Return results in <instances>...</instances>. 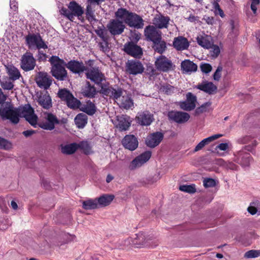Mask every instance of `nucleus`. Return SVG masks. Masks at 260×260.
<instances>
[{
	"label": "nucleus",
	"mask_w": 260,
	"mask_h": 260,
	"mask_svg": "<svg viewBox=\"0 0 260 260\" xmlns=\"http://www.w3.org/2000/svg\"><path fill=\"white\" fill-rule=\"evenodd\" d=\"M36 82L39 87L47 89L51 84L52 80L47 73L40 72L36 77Z\"/></svg>",
	"instance_id": "obj_18"
},
{
	"label": "nucleus",
	"mask_w": 260,
	"mask_h": 260,
	"mask_svg": "<svg viewBox=\"0 0 260 260\" xmlns=\"http://www.w3.org/2000/svg\"><path fill=\"white\" fill-rule=\"evenodd\" d=\"M82 93L86 97L92 98L96 94V91L93 86H91L89 82H87L86 85L82 89Z\"/></svg>",
	"instance_id": "obj_35"
},
{
	"label": "nucleus",
	"mask_w": 260,
	"mask_h": 260,
	"mask_svg": "<svg viewBox=\"0 0 260 260\" xmlns=\"http://www.w3.org/2000/svg\"><path fill=\"white\" fill-rule=\"evenodd\" d=\"M85 14L87 18L89 20H92L94 19V13L93 11H92V9L90 4H88V5L87 6Z\"/></svg>",
	"instance_id": "obj_57"
},
{
	"label": "nucleus",
	"mask_w": 260,
	"mask_h": 260,
	"mask_svg": "<svg viewBox=\"0 0 260 260\" xmlns=\"http://www.w3.org/2000/svg\"><path fill=\"white\" fill-rule=\"evenodd\" d=\"M114 196L113 195L104 194L97 199L99 206H106L109 205L113 201Z\"/></svg>",
	"instance_id": "obj_38"
},
{
	"label": "nucleus",
	"mask_w": 260,
	"mask_h": 260,
	"mask_svg": "<svg viewBox=\"0 0 260 260\" xmlns=\"http://www.w3.org/2000/svg\"><path fill=\"white\" fill-rule=\"evenodd\" d=\"M130 13L131 12H129L125 9L120 8L119 9L116 13H115V15L117 18L120 19L121 21H123L125 23Z\"/></svg>",
	"instance_id": "obj_41"
},
{
	"label": "nucleus",
	"mask_w": 260,
	"mask_h": 260,
	"mask_svg": "<svg viewBox=\"0 0 260 260\" xmlns=\"http://www.w3.org/2000/svg\"><path fill=\"white\" fill-rule=\"evenodd\" d=\"M75 122L79 128H83L87 123V116L84 113H79L75 118Z\"/></svg>",
	"instance_id": "obj_36"
},
{
	"label": "nucleus",
	"mask_w": 260,
	"mask_h": 260,
	"mask_svg": "<svg viewBox=\"0 0 260 260\" xmlns=\"http://www.w3.org/2000/svg\"><path fill=\"white\" fill-rule=\"evenodd\" d=\"M161 92L167 94H171L178 91L177 88L169 84H165L161 86L159 89Z\"/></svg>",
	"instance_id": "obj_42"
},
{
	"label": "nucleus",
	"mask_w": 260,
	"mask_h": 260,
	"mask_svg": "<svg viewBox=\"0 0 260 260\" xmlns=\"http://www.w3.org/2000/svg\"><path fill=\"white\" fill-rule=\"evenodd\" d=\"M122 144L124 147L129 150L134 151L138 146V141L133 135H127L122 140Z\"/></svg>",
	"instance_id": "obj_19"
},
{
	"label": "nucleus",
	"mask_w": 260,
	"mask_h": 260,
	"mask_svg": "<svg viewBox=\"0 0 260 260\" xmlns=\"http://www.w3.org/2000/svg\"><path fill=\"white\" fill-rule=\"evenodd\" d=\"M203 182L205 188L215 187L217 184V181L215 179L210 178H204Z\"/></svg>",
	"instance_id": "obj_49"
},
{
	"label": "nucleus",
	"mask_w": 260,
	"mask_h": 260,
	"mask_svg": "<svg viewBox=\"0 0 260 260\" xmlns=\"http://www.w3.org/2000/svg\"><path fill=\"white\" fill-rule=\"evenodd\" d=\"M61 153L64 154H72L78 148V144L73 143L69 144H61L60 146Z\"/></svg>",
	"instance_id": "obj_32"
},
{
	"label": "nucleus",
	"mask_w": 260,
	"mask_h": 260,
	"mask_svg": "<svg viewBox=\"0 0 260 260\" xmlns=\"http://www.w3.org/2000/svg\"><path fill=\"white\" fill-rule=\"evenodd\" d=\"M117 123L116 127L120 131H125L128 129L131 125L132 120L129 116L126 115L117 116Z\"/></svg>",
	"instance_id": "obj_24"
},
{
	"label": "nucleus",
	"mask_w": 260,
	"mask_h": 260,
	"mask_svg": "<svg viewBox=\"0 0 260 260\" xmlns=\"http://www.w3.org/2000/svg\"><path fill=\"white\" fill-rule=\"evenodd\" d=\"M21 68L25 71L32 70L36 66V60L31 53L26 52L21 57Z\"/></svg>",
	"instance_id": "obj_11"
},
{
	"label": "nucleus",
	"mask_w": 260,
	"mask_h": 260,
	"mask_svg": "<svg viewBox=\"0 0 260 260\" xmlns=\"http://www.w3.org/2000/svg\"><path fill=\"white\" fill-rule=\"evenodd\" d=\"M170 18L161 14L156 15L152 20L153 24L159 29L167 28L168 27Z\"/></svg>",
	"instance_id": "obj_23"
},
{
	"label": "nucleus",
	"mask_w": 260,
	"mask_h": 260,
	"mask_svg": "<svg viewBox=\"0 0 260 260\" xmlns=\"http://www.w3.org/2000/svg\"><path fill=\"white\" fill-rule=\"evenodd\" d=\"M67 67L75 73H80L86 71V67L82 62L75 60L69 61L67 65Z\"/></svg>",
	"instance_id": "obj_30"
},
{
	"label": "nucleus",
	"mask_w": 260,
	"mask_h": 260,
	"mask_svg": "<svg viewBox=\"0 0 260 260\" xmlns=\"http://www.w3.org/2000/svg\"><path fill=\"white\" fill-rule=\"evenodd\" d=\"M124 50L128 54L135 58H140L143 55V51L141 47L133 42L125 44Z\"/></svg>",
	"instance_id": "obj_17"
},
{
	"label": "nucleus",
	"mask_w": 260,
	"mask_h": 260,
	"mask_svg": "<svg viewBox=\"0 0 260 260\" xmlns=\"http://www.w3.org/2000/svg\"><path fill=\"white\" fill-rule=\"evenodd\" d=\"M197 88L209 94H213L217 90V87L212 82H207L198 85Z\"/></svg>",
	"instance_id": "obj_34"
},
{
	"label": "nucleus",
	"mask_w": 260,
	"mask_h": 260,
	"mask_svg": "<svg viewBox=\"0 0 260 260\" xmlns=\"http://www.w3.org/2000/svg\"><path fill=\"white\" fill-rule=\"evenodd\" d=\"M255 141V140H252V138L250 136H245L238 139V142L240 144H247L251 143L250 144L252 145V142Z\"/></svg>",
	"instance_id": "obj_59"
},
{
	"label": "nucleus",
	"mask_w": 260,
	"mask_h": 260,
	"mask_svg": "<svg viewBox=\"0 0 260 260\" xmlns=\"http://www.w3.org/2000/svg\"><path fill=\"white\" fill-rule=\"evenodd\" d=\"M41 118V121L37 125L46 130L53 129L55 124H58L59 122L57 117L50 113L44 112L42 114Z\"/></svg>",
	"instance_id": "obj_8"
},
{
	"label": "nucleus",
	"mask_w": 260,
	"mask_h": 260,
	"mask_svg": "<svg viewBox=\"0 0 260 260\" xmlns=\"http://www.w3.org/2000/svg\"><path fill=\"white\" fill-rule=\"evenodd\" d=\"M11 148L12 144L10 142L0 137V149L8 150Z\"/></svg>",
	"instance_id": "obj_52"
},
{
	"label": "nucleus",
	"mask_w": 260,
	"mask_h": 260,
	"mask_svg": "<svg viewBox=\"0 0 260 260\" xmlns=\"http://www.w3.org/2000/svg\"><path fill=\"white\" fill-rule=\"evenodd\" d=\"M169 119L178 123L186 122L190 118L188 113L177 111H171L168 114Z\"/></svg>",
	"instance_id": "obj_12"
},
{
	"label": "nucleus",
	"mask_w": 260,
	"mask_h": 260,
	"mask_svg": "<svg viewBox=\"0 0 260 260\" xmlns=\"http://www.w3.org/2000/svg\"><path fill=\"white\" fill-rule=\"evenodd\" d=\"M19 117H24L32 126L37 127L38 124V116L35 114L33 108L30 105H25L18 108Z\"/></svg>",
	"instance_id": "obj_7"
},
{
	"label": "nucleus",
	"mask_w": 260,
	"mask_h": 260,
	"mask_svg": "<svg viewBox=\"0 0 260 260\" xmlns=\"http://www.w3.org/2000/svg\"><path fill=\"white\" fill-rule=\"evenodd\" d=\"M164 137L163 134L160 132L154 133L149 135L146 139V144L150 148H154L158 145Z\"/></svg>",
	"instance_id": "obj_22"
},
{
	"label": "nucleus",
	"mask_w": 260,
	"mask_h": 260,
	"mask_svg": "<svg viewBox=\"0 0 260 260\" xmlns=\"http://www.w3.org/2000/svg\"><path fill=\"white\" fill-rule=\"evenodd\" d=\"M129 26L134 27L137 29L142 28L144 26L143 19L138 15L131 12L125 22Z\"/></svg>",
	"instance_id": "obj_21"
},
{
	"label": "nucleus",
	"mask_w": 260,
	"mask_h": 260,
	"mask_svg": "<svg viewBox=\"0 0 260 260\" xmlns=\"http://www.w3.org/2000/svg\"><path fill=\"white\" fill-rule=\"evenodd\" d=\"M73 94L70 91L66 88L60 89L58 92V96L62 101H67L70 98H72Z\"/></svg>",
	"instance_id": "obj_45"
},
{
	"label": "nucleus",
	"mask_w": 260,
	"mask_h": 260,
	"mask_svg": "<svg viewBox=\"0 0 260 260\" xmlns=\"http://www.w3.org/2000/svg\"><path fill=\"white\" fill-rule=\"evenodd\" d=\"M60 13L71 21H73L75 17H79L84 13L82 7L75 2H71L68 5V9L63 8Z\"/></svg>",
	"instance_id": "obj_6"
},
{
	"label": "nucleus",
	"mask_w": 260,
	"mask_h": 260,
	"mask_svg": "<svg viewBox=\"0 0 260 260\" xmlns=\"http://www.w3.org/2000/svg\"><path fill=\"white\" fill-rule=\"evenodd\" d=\"M66 103L69 108L73 109L79 108L81 105L80 101L75 98L73 95L66 101Z\"/></svg>",
	"instance_id": "obj_44"
},
{
	"label": "nucleus",
	"mask_w": 260,
	"mask_h": 260,
	"mask_svg": "<svg viewBox=\"0 0 260 260\" xmlns=\"http://www.w3.org/2000/svg\"><path fill=\"white\" fill-rule=\"evenodd\" d=\"M1 85L3 89L6 90H11L14 87V85L10 81H1Z\"/></svg>",
	"instance_id": "obj_58"
},
{
	"label": "nucleus",
	"mask_w": 260,
	"mask_h": 260,
	"mask_svg": "<svg viewBox=\"0 0 260 260\" xmlns=\"http://www.w3.org/2000/svg\"><path fill=\"white\" fill-rule=\"evenodd\" d=\"M222 68L221 67H218L215 72L213 75V78L215 80L218 81L221 77V72Z\"/></svg>",
	"instance_id": "obj_61"
},
{
	"label": "nucleus",
	"mask_w": 260,
	"mask_h": 260,
	"mask_svg": "<svg viewBox=\"0 0 260 260\" xmlns=\"http://www.w3.org/2000/svg\"><path fill=\"white\" fill-rule=\"evenodd\" d=\"M179 189L182 191L189 193H193L196 191V186L194 184L181 185L179 187Z\"/></svg>",
	"instance_id": "obj_48"
},
{
	"label": "nucleus",
	"mask_w": 260,
	"mask_h": 260,
	"mask_svg": "<svg viewBox=\"0 0 260 260\" xmlns=\"http://www.w3.org/2000/svg\"><path fill=\"white\" fill-rule=\"evenodd\" d=\"M108 29L105 28H98L95 30L96 35L100 37L105 42V45L107 46L108 32L109 31L112 35H114V20L110 21V23L108 25Z\"/></svg>",
	"instance_id": "obj_26"
},
{
	"label": "nucleus",
	"mask_w": 260,
	"mask_h": 260,
	"mask_svg": "<svg viewBox=\"0 0 260 260\" xmlns=\"http://www.w3.org/2000/svg\"><path fill=\"white\" fill-rule=\"evenodd\" d=\"M129 245H132L131 238H127L125 239L119 240L116 243L117 248L122 249L126 248Z\"/></svg>",
	"instance_id": "obj_43"
},
{
	"label": "nucleus",
	"mask_w": 260,
	"mask_h": 260,
	"mask_svg": "<svg viewBox=\"0 0 260 260\" xmlns=\"http://www.w3.org/2000/svg\"><path fill=\"white\" fill-rule=\"evenodd\" d=\"M10 6L11 9L16 11L17 9V3L15 0H10Z\"/></svg>",
	"instance_id": "obj_63"
},
{
	"label": "nucleus",
	"mask_w": 260,
	"mask_h": 260,
	"mask_svg": "<svg viewBox=\"0 0 260 260\" xmlns=\"http://www.w3.org/2000/svg\"><path fill=\"white\" fill-rule=\"evenodd\" d=\"M257 144L256 141H253L252 145H246L240 150L236 152L234 154L235 161L243 168L249 167L253 161V158L250 153L246 151L252 152Z\"/></svg>",
	"instance_id": "obj_1"
},
{
	"label": "nucleus",
	"mask_w": 260,
	"mask_h": 260,
	"mask_svg": "<svg viewBox=\"0 0 260 260\" xmlns=\"http://www.w3.org/2000/svg\"><path fill=\"white\" fill-rule=\"evenodd\" d=\"M144 35L147 40L153 42L161 39L162 33L154 26L148 25L145 28Z\"/></svg>",
	"instance_id": "obj_14"
},
{
	"label": "nucleus",
	"mask_w": 260,
	"mask_h": 260,
	"mask_svg": "<svg viewBox=\"0 0 260 260\" xmlns=\"http://www.w3.org/2000/svg\"><path fill=\"white\" fill-rule=\"evenodd\" d=\"M46 58H47V55L45 53H42L41 51H39L38 59L40 61L46 60Z\"/></svg>",
	"instance_id": "obj_64"
},
{
	"label": "nucleus",
	"mask_w": 260,
	"mask_h": 260,
	"mask_svg": "<svg viewBox=\"0 0 260 260\" xmlns=\"http://www.w3.org/2000/svg\"><path fill=\"white\" fill-rule=\"evenodd\" d=\"M173 44L174 47L177 50L187 49L189 45L187 39L183 37L175 38Z\"/></svg>",
	"instance_id": "obj_29"
},
{
	"label": "nucleus",
	"mask_w": 260,
	"mask_h": 260,
	"mask_svg": "<svg viewBox=\"0 0 260 260\" xmlns=\"http://www.w3.org/2000/svg\"><path fill=\"white\" fill-rule=\"evenodd\" d=\"M185 101L180 102L179 105L180 108L185 111H191L196 106L197 97L191 92H188L186 95Z\"/></svg>",
	"instance_id": "obj_13"
},
{
	"label": "nucleus",
	"mask_w": 260,
	"mask_h": 260,
	"mask_svg": "<svg viewBox=\"0 0 260 260\" xmlns=\"http://www.w3.org/2000/svg\"><path fill=\"white\" fill-rule=\"evenodd\" d=\"M146 242V238L143 233H140L135 235V238L132 239V245L136 247H139L143 246Z\"/></svg>",
	"instance_id": "obj_33"
},
{
	"label": "nucleus",
	"mask_w": 260,
	"mask_h": 260,
	"mask_svg": "<svg viewBox=\"0 0 260 260\" xmlns=\"http://www.w3.org/2000/svg\"><path fill=\"white\" fill-rule=\"evenodd\" d=\"M126 70L132 75H137L143 72L144 68L142 63L138 60H131L126 63Z\"/></svg>",
	"instance_id": "obj_16"
},
{
	"label": "nucleus",
	"mask_w": 260,
	"mask_h": 260,
	"mask_svg": "<svg viewBox=\"0 0 260 260\" xmlns=\"http://www.w3.org/2000/svg\"><path fill=\"white\" fill-rule=\"evenodd\" d=\"M83 111L88 115H92L96 111V108L94 104L92 102H88L84 107Z\"/></svg>",
	"instance_id": "obj_47"
},
{
	"label": "nucleus",
	"mask_w": 260,
	"mask_h": 260,
	"mask_svg": "<svg viewBox=\"0 0 260 260\" xmlns=\"http://www.w3.org/2000/svg\"><path fill=\"white\" fill-rule=\"evenodd\" d=\"M210 48L211 49L210 50L211 55L213 57H217L220 52V49L219 46L213 44V46Z\"/></svg>",
	"instance_id": "obj_56"
},
{
	"label": "nucleus",
	"mask_w": 260,
	"mask_h": 260,
	"mask_svg": "<svg viewBox=\"0 0 260 260\" xmlns=\"http://www.w3.org/2000/svg\"><path fill=\"white\" fill-rule=\"evenodd\" d=\"M260 209V203L258 201L253 202L250 203L247 208L248 212L251 215L255 214L258 210Z\"/></svg>",
	"instance_id": "obj_46"
},
{
	"label": "nucleus",
	"mask_w": 260,
	"mask_h": 260,
	"mask_svg": "<svg viewBox=\"0 0 260 260\" xmlns=\"http://www.w3.org/2000/svg\"><path fill=\"white\" fill-rule=\"evenodd\" d=\"M78 148L80 147L83 150L85 154H89L91 152V146L86 141H83L78 144Z\"/></svg>",
	"instance_id": "obj_50"
},
{
	"label": "nucleus",
	"mask_w": 260,
	"mask_h": 260,
	"mask_svg": "<svg viewBox=\"0 0 260 260\" xmlns=\"http://www.w3.org/2000/svg\"><path fill=\"white\" fill-rule=\"evenodd\" d=\"M211 106V103L207 102L202 105H201L200 107L198 108L196 110V113L197 114H200L202 113L206 112L208 110V108Z\"/></svg>",
	"instance_id": "obj_54"
},
{
	"label": "nucleus",
	"mask_w": 260,
	"mask_h": 260,
	"mask_svg": "<svg viewBox=\"0 0 260 260\" xmlns=\"http://www.w3.org/2000/svg\"><path fill=\"white\" fill-rule=\"evenodd\" d=\"M222 136V135L216 134L203 139L196 146L194 151L197 152L201 150L206 145L208 144L211 142L217 139Z\"/></svg>",
	"instance_id": "obj_31"
},
{
	"label": "nucleus",
	"mask_w": 260,
	"mask_h": 260,
	"mask_svg": "<svg viewBox=\"0 0 260 260\" xmlns=\"http://www.w3.org/2000/svg\"><path fill=\"white\" fill-rule=\"evenodd\" d=\"M7 70L10 79L13 80H16L19 78L20 73L16 68L13 66L9 65L7 67Z\"/></svg>",
	"instance_id": "obj_39"
},
{
	"label": "nucleus",
	"mask_w": 260,
	"mask_h": 260,
	"mask_svg": "<svg viewBox=\"0 0 260 260\" xmlns=\"http://www.w3.org/2000/svg\"><path fill=\"white\" fill-rule=\"evenodd\" d=\"M37 101L38 104L45 109H49L52 107V100L47 91L38 93Z\"/></svg>",
	"instance_id": "obj_20"
},
{
	"label": "nucleus",
	"mask_w": 260,
	"mask_h": 260,
	"mask_svg": "<svg viewBox=\"0 0 260 260\" xmlns=\"http://www.w3.org/2000/svg\"><path fill=\"white\" fill-rule=\"evenodd\" d=\"M52 65L51 73L57 80L63 81L67 77V72L64 68V62L58 57L53 56L50 58Z\"/></svg>",
	"instance_id": "obj_2"
},
{
	"label": "nucleus",
	"mask_w": 260,
	"mask_h": 260,
	"mask_svg": "<svg viewBox=\"0 0 260 260\" xmlns=\"http://www.w3.org/2000/svg\"><path fill=\"white\" fill-rule=\"evenodd\" d=\"M137 122L142 125H149L153 121V115L148 111L138 113L136 117Z\"/></svg>",
	"instance_id": "obj_27"
},
{
	"label": "nucleus",
	"mask_w": 260,
	"mask_h": 260,
	"mask_svg": "<svg viewBox=\"0 0 260 260\" xmlns=\"http://www.w3.org/2000/svg\"><path fill=\"white\" fill-rule=\"evenodd\" d=\"M154 50L160 54L162 53L166 49V43L162 40V38L158 39L156 41L153 42Z\"/></svg>",
	"instance_id": "obj_37"
},
{
	"label": "nucleus",
	"mask_w": 260,
	"mask_h": 260,
	"mask_svg": "<svg viewBox=\"0 0 260 260\" xmlns=\"http://www.w3.org/2000/svg\"><path fill=\"white\" fill-rule=\"evenodd\" d=\"M151 156V152L146 151L135 158L130 164L129 168L131 170H134L141 167L147 162Z\"/></svg>",
	"instance_id": "obj_15"
},
{
	"label": "nucleus",
	"mask_w": 260,
	"mask_h": 260,
	"mask_svg": "<svg viewBox=\"0 0 260 260\" xmlns=\"http://www.w3.org/2000/svg\"><path fill=\"white\" fill-rule=\"evenodd\" d=\"M260 256V251L255 250H251L246 252L244 257L247 258H255Z\"/></svg>",
	"instance_id": "obj_53"
},
{
	"label": "nucleus",
	"mask_w": 260,
	"mask_h": 260,
	"mask_svg": "<svg viewBox=\"0 0 260 260\" xmlns=\"http://www.w3.org/2000/svg\"><path fill=\"white\" fill-rule=\"evenodd\" d=\"M155 66L158 71L163 72L173 70L174 67L172 61L165 55H160L156 58Z\"/></svg>",
	"instance_id": "obj_10"
},
{
	"label": "nucleus",
	"mask_w": 260,
	"mask_h": 260,
	"mask_svg": "<svg viewBox=\"0 0 260 260\" xmlns=\"http://www.w3.org/2000/svg\"><path fill=\"white\" fill-rule=\"evenodd\" d=\"M97 199L94 200H88L83 202V208L86 210L96 209L99 207Z\"/></svg>",
	"instance_id": "obj_40"
},
{
	"label": "nucleus",
	"mask_w": 260,
	"mask_h": 260,
	"mask_svg": "<svg viewBox=\"0 0 260 260\" xmlns=\"http://www.w3.org/2000/svg\"><path fill=\"white\" fill-rule=\"evenodd\" d=\"M198 66L189 59H185L181 63V70L183 73L191 74L197 71Z\"/></svg>",
	"instance_id": "obj_28"
},
{
	"label": "nucleus",
	"mask_w": 260,
	"mask_h": 260,
	"mask_svg": "<svg viewBox=\"0 0 260 260\" xmlns=\"http://www.w3.org/2000/svg\"><path fill=\"white\" fill-rule=\"evenodd\" d=\"M86 75L88 79H89L101 88V91L102 93L105 94L107 93L108 86L106 84L105 77L99 69L92 68L87 70Z\"/></svg>",
	"instance_id": "obj_3"
},
{
	"label": "nucleus",
	"mask_w": 260,
	"mask_h": 260,
	"mask_svg": "<svg viewBox=\"0 0 260 260\" xmlns=\"http://www.w3.org/2000/svg\"><path fill=\"white\" fill-rule=\"evenodd\" d=\"M125 28V26L122 21H115V35H119L121 34Z\"/></svg>",
	"instance_id": "obj_51"
},
{
	"label": "nucleus",
	"mask_w": 260,
	"mask_h": 260,
	"mask_svg": "<svg viewBox=\"0 0 260 260\" xmlns=\"http://www.w3.org/2000/svg\"><path fill=\"white\" fill-rule=\"evenodd\" d=\"M220 164L225 166L227 169L233 170H236L238 168V166L232 162H226L222 159L219 160Z\"/></svg>",
	"instance_id": "obj_55"
},
{
	"label": "nucleus",
	"mask_w": 260,
	"mask_h": 260,
	"mask_svg": "<svg viewBox=\"0 0 260 260\" xmlns=\"http://www.w3.org/2000/svg\"><path fill=\"white\" fill-rule=\"evenodd\" d=\"M26 42L29 48H47V45L42 39L40 35L29 34L26 37Z\"/></svg>",
	"instance_id": "obj_9"
},
{
	"label": "nucleus",
	"mask_w": 260,
	"mask_h": 260,
	"mask_svg": "<svg viewBox=\"0 0 260 260\" xmlns=\"http://www.w3.org/2000/svg\"><path fill=\"white\" fill-rule=\"evenodd\" d=\"M115 102H116L121 109L126 110L132 109L134 108L133 100L127 94L125 90L121 88L115 89Z\"/></svg>",
	"instance_id": "obj_5"
},
{
	"label": "nucleus",
	"mask_w": 260,
	"mask_h": 260,
	"mask_svg": "<svg viewBox=\"0 0 260 260\" xmlns=\"http://www.w3.org/2000/svg\"><path fill=\"white\" fill-rule=\"evenodd\" d=\"M200 68L202 72L207 74L210 72L212 70V67L209 63H201L200 66Z\"/></svg>",
	"instance_id": "obj_60"
},
{
	"label": "nucleus",
	"mask_w": 260,
	"mask_h": 260,
	"mask_svg": "<svg viewBox=\"0 0 260 260\" xmlns=\"http://www.w3.org/2000/svg\"><path fill=\"white\" fill-rule=\"evenodd\" d=\"M197 41L200 46L205 49H210L213 44L212 37L205 34L199 35L197 38Z\"/></svg>",
	"instance_id": "obj_25"
},
{
	"label": "nucleus",
	"mask_w": 260,
	"mask_h": 260,
	"mask_svg": "<svg viewBox=\"0 0 260 260\" xmlns=\"http://www.w3.org/2000/svg\"><path fill=\"white\" fill-rule=\"evenodd\" d=\"M0 116L3 119H9L16 124L19 121L18 108H15L9 103H5L0 107Z\"/></svg>",
	"instance_id": "obj_4"
},
{
	"label": "nucleus",
	"mask_w": 260,
	"mask_h": 260,
	"mask_svg": "<svg viewBox=\"0 0 260 260\" xmlns=\"http://www.w3.org/2000/svg\"><path fill=\"white\" fill-rule=\"evenodd\" d=\"M229 148L228 143H220L216 146V149H218L220 150L225 151Z\"/></svg>",
	"instance_id": "obj_62"
}]
</instances>
